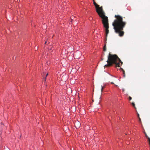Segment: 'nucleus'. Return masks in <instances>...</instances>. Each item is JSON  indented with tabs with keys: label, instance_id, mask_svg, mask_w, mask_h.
Masks as SVG:
<instances>
[{
	"label": "nucleus",
	"instance_id": "nucleus-1",
	"mask_svg": "<svg viewBox=\"0 0 150 150\" xmlns=\"http://www.w3.org/2000/svg\"><path fill=\"white\" fill-rule=\"evenodd\" d=\"M117 18L115 20L112 24L114 27V29L115 32L117 33H119V36L122 37L123 36L124 32L122 31L126 25V23L123 21L122 17L119 15H116L115 17Z\"/></svg>",
	"mask_w": 150,
	"mask_h": 150
},
{
	"label": "nucleus",
	"instance_id": "nucleus-2",
	"mask_svg": "<svg viewBox=\"0 0 150 150\" xmlns=\"http://www.w3.org/2000/svg\"><path fill=\"white\" fill-rule=\"evenodd\" d=\"M94 4L96 8V12L103 19L102 23L104 27L105 28V32L106 37L109 32L108 18L105 16V13L103 11L102 7H99V5L97 4L95 2H94Z\"/></svg>",
	"mask_w": 150,
	"mask_h": 150
},
{
	"label": "nucleus",
	"instance_id": "nucleus-3",
	"mask_svg": "<svg viewBox=\"0 0 150 150\" xmlns=\"http://www.w3.org/2000/svg\"><path fill=\"white\" fill-rule=\"evenodd\" d=\"M107 62L108 64L105 65V67H107L108 65L111 66L113 64H115L116 67H120L122 64V62L117 55H112L110 53L109 54Z\"/></svg>",
	"mask_w": 150,
	"mask_h": 150
},
{
	"label": "nucleus",
	"instance_id": "nucleus-4",
	"mask_svg": "<svg viewBox=\"0 0 150 150\" xmlns=\"http://www.w3.org/2000/svg\"><path fill=\"white\" fill-rule=\"evenodd\" d=\"M106 43L105 44V45H104L103 47V50L104 51H105L106 50Z\"/></svg>",
	"mask_w": 150,
	"mask_h": 150
},
{
	"label": "nucleus",
	"instance_id": "nucleus-5",
	"mask_svg": "<svg viewBox=\"0 0 150 150\" xmlns=\"http://www.w3.org/2000/svg\"><path fill=\"white\" fill-rule=\"evenodd\" d=\"M132 105L135 108H136L135 106V104L134 103H132Z\"/></svg>",
	"mask_w": 150,
	"mask_h": 150
},
{
	"label": "nucleus",
	"instance_id": "nucleus-6",
	"mask_svg": "<svg viewBox=\"0 0 150 150\" xmlns=\"http://www.w3.org/2000/svg\"><path fill=\"white\" fill-rule=\"evenodd\" d=\"M104 88V87L103 86H101V92H102L103 88Z\"/></svg>",
	"mask_w": 150,
	"mask_h": 150
},
{
	"label": "nucleus",
	"instance_id": "nucleus-7",
	"mask_svg": "<svg viewBox=\"0 0 150 150\" xmlns=\"http://www.w3.org/2000/svg\"><path fill=\"white\" fill-rule=\"evenodd\" d=\"M123 76L124 77H125V74L124 71V70L123 71Z\"/></svg>",
	"mask_w": 150,
	"mask_h": 150
},
{
	"label": "nucleus",
	"instance_id": "nucleus-8",
	"mask_svg": "<svg viewBox=\"0 0 150 150\" xmlns=\"http://www.w3.org/2000/svg\"><path fill=\"white\" fill-rule=\"evenodd\" d=\"M132 99V98L131 97H129V100H131Z\"/></svg>",
	"mask_w": 150,
	"mask_h": 150
},
{
	"label": "nucleus",
	"instance_id": "nucleus-9",
	"mask_svg": "<svg viewBox=\"0 0 150 150\" xmlns=\"http://www.w3.org/2000/svg\"><path fill=\"white\" fill-rule=\"evenodd\" d=\"M111 84H114V83H113V82H111Z\"/></svg>",
	"mask_w": 150,
	"mask_h": 150
},
{
	"label": "nucleus",
	"instance_id": "nucleus-10",
	"mask_svg": "<svg viewBox=\"0 0 150 150\" xmlns=\"http://www.w3.org/2000/svg\"><path fill=\"white\" fill-rule=\"evenodd\" d=\"M139 121H141V119L139 117Z\"/></svg>",
	"mask_w": 150,
	"mask_h": 150
},
{
	"label": "nucleus",
	"instance_id": "nucleus-11",
	"mask_svg": "<svg viewBox=\"0 0 150 150\" xmlns=\"http://www.w3.org/2000/svg\"><path fill=\"white\" fill-rule=\"evenodd\" d=\"M139 121H141V119L139 117Z\"/></svg>",
	"mask_w": 150,
	"mask_h": 150
},
{
	"label": "nucleus",
	"instance_id": "nucleus-12",
	"mask_svg": "<svg viewBox=\"0 0 150 150\" xmlns=\"http://www.w3.org/2000/svg\"><path fill=\"white\" fill-rule=\"evenodd\" d=\"M138 116L139 118V115L138 114Z\"/></svg>",
	"mask_w": 150,
	"mask_h": 150
},
{
	"label": "nucleus",
	"instance_id": "nucleus-13",
	"mask_svg": "<svg viewBox=\"0 0 150 150\" xmlns=\"http://www.w3.org/2000/svg\"><path fill=\"white\" fill-rule=\"evenodd\" d=\"M48 75V73H47V74H46V76H47Z\"/></svg>",
	"mask_w": 150,
	"mask_h": 150
},
{
	"label": "nucleus",
	"instance_id": "nucleus-14",
	"mask_svg": "<svg viewBox=\"0 0 150 150\" xmlns=\"http://www.w3.org/2000/svg\"><path fill=\"white\" fill-rule=\"evenodd\" d=\"M122 91H123L124 90V89H122Z\"/></svg>",
	"mask_w": 150,
	"mask_h": 150
},
{
	"label": "nucleus",
	"instance_id": "nucleus-15",
	"mask_svg": "<svg viewBox=\"0 0 150 150\" xmlns=\"http://www.w3.org/2000/svg\"><path fill=\"white\" fill-rule=\"evenodd\" d=\"M46 43H47V42H46H46H45V44H46Z\"/></svg>",
	"mask_w": 150,
	"mask_h": 150
},
{
	"label": "nucleus",
	"instance_id": "nucleus-16",
	"mask_svg": "<svg viewBox=\"0 0 150 150\" xmlns=\"http://www.w3.org/2000/svg\"><path fill=\"white\" fill-rule=\"evenodd\" d=\"M115 86H117V85H115Z\"/></svg>",
	"mask_w": 150,
	"mask_h": 150
},
{
	"label": "nucleus",
	"instance_id": "nucleus-17",
	"mask_svg": "<svg viewBox=\"0 0 150 150\" xmlns=\"http://www.w3.org/2000/svg\"><path fill=\"white\" fill-rule=\"evenodd\" d=\"M110 75L111 76H112V75Z\"/></svg>",
	"mask_w": 150,
	"mask_h": 150
}]
</instances>
